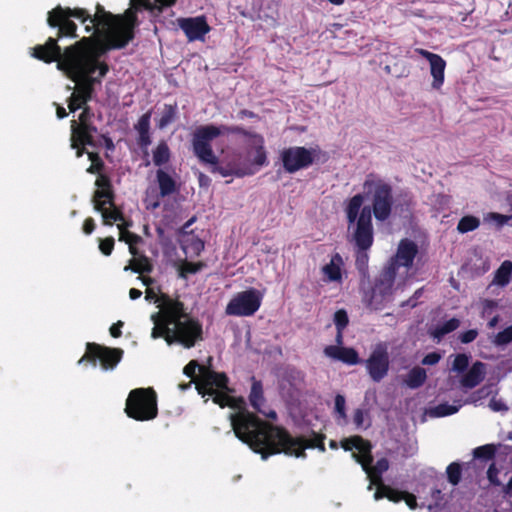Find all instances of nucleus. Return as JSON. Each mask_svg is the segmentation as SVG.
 <instances>
[{
    "instance_id": "1",
    "label": "nucleus",
    "mask_w": 512,
    "mask_h": 512,
    "mask_svg": "<svg viewBox=\"0 0 512 512\" xmlns=\"http://www.w3.org/2000/svg\"><path fill=\"white\" fill-rule=\"evenodd\" d=\"M196 370H198L196 381L198 393L203 397L206 395L213 397L214 403L221 407L229 406L238 409V412L229 416L234 434L254 452L261 454L262 459L278 453L303 457L306 448L325 450L321 436H315L310 440L292 437L285 430L266 424L244 410V400L236 399L227 393V377L224 374L199 366L194 360L185 366L184 373L195 380Z\"/></svg>"
},
{
    "instance_id": "2",
    "label": "nucleus",
    "mask_w": 512,
    "mask_h": 512,
    "mask_svg": "<svg viewBox=\"0 0 512 512\" xmlns=\"http://www.w3.org/2000/svg\"><path fill=\"white\" fill-rule=\"evenodd\" d=\"M101 51L90 38H82L62 52L57 40L48 38L44 45L33 49L32 56L45 62H57V68L66 73L77 88L71 93L68 108L71 112L83 107L91 98L93 87L106 75L108 66L99 60Z\"/></svg>"
},
{
    "instance_id": "3",
    "label": "nucleus",
    "mask_w": 512,
    "mask_h": 512,
    "mask_svg": "<svg viewBox=\"0 0 512 512\" xmlns=\"http://www.w3.org/2000/svg\"><path fill=\"white\" fill-rule=\"evenodd\" d=\"M139 279L147 287L145 299L157 304L159 308V311L150 317L154 324L151 331L153 339L163 337L168 345L178 343L185 348H191L202 340V325L186 313L182 302L156 290L152 286L153 279L149 277H139Z\"/></svg>"
},
{
    "instance_id": "4",
    "label": "nucleus",
    "mask_w": 512,
    "mask_h": 512,
    "mask_svg": "<svg viewBox=\"0 0 512 512\" xmlns=\"http://www.w3.org/2000/svg\"><path fill=\"white\" fill-rule=\"evenodd\" d=\"M418 254L417 244L410 239H402L395 255L387 267L377 277L371 292L365 293V304L374 310L382 308L391 299L393 292L403 287L413 276V262Z\"/></svg>"
},
{
    "instance_id": "5",
    "label": "nucleus",
    "mask_w": 512,
    "mask_h": 512,
    "mask_svg": "<svg viewBox=\"0 0 512 512\" xmlns=\"http://www.w3.org/2000/svg\"><path fill=\"white\" fill-rule=\"evenodd\" d=\"M96 186L98 187L94 193L93 203L94 209L101 213L103 223L105 225H112L117 223L119 229V240L124 241L129 245V251L133 255V259L130 264L124 268L125 271L131 269L136 273L149 272L152 266L148 258L138 255L136 244L141 241V238L128 231L130 222L126 221L121 211L114 205L113 196L110 190L109 180L100 175L96 180Z\"/></svg>"
},
{
    "instance_id": "6",
    "label": "nucleus",
    "mask_w": 512,
    "mask_h": 512,
    "mask_svg": "<svg viewBox=\"0 0 512 512\" xmlns=\"http://www.w3.org/2000/svg\"><path fill=\"white\" fill-rule=\"evenodd\" d=\"M363 201L364 197L357 194L345 208L349 225L354 227L353 238L359 250H367L373 243L371 207H363Z\"/></svg>"
},
{
    "instance_id": "7",
    "label": "nucleus",
    "mask_w": 512,
    "mask_h": 512,
    "mask_svg": "<svg viewBox=\"0 0 512 512\" xmlns=\"http://www.w3.org/2000/svg\"><path fill=\"white\" fill-rule=\"evenodd\" d=\"M342 447L346 451H352V457L361 464L363 470L366 472L370 484L368 489L371 490L373 485L383 487L381 485V475L388 470L389 463L385 458L379 459L374 466H371V446L359 436L347 438L342 441Z\"/></svg>"
},
{
    "instance_id": "8",
    "label": "nucleus",
    "mask_w": 512,
    "mask_h": 512,
    "mask_svg": "<svg viewBox=\"0 0 512 512\" xmlns=\"http://www.w3.org/2000/svg\"><path fill=\"white\" fill-rule=\"evenodd\" d=\"M241 129L237 127H229L226 125H204L198 127L193 134V150L195 155L206 164H215L217 157L215 156L211 141L221 136H228L231 133H238Z\"/></svg>"
},
{
    "instance_id": "9",
    "label": "nucleus",
    "mask_w": 512,
    "mask_h": 512,
    "mask_svg": "<svg viewBox=\"0 0 512 512\" xmlns=\"http://www.w3.org/2000/svg\"><path fill=\"white\" fill-rule=\"evenodd\" d=\"M125 412L137 421L154 419L158 414L157 396L152 388H137L129 393Z\"/></svg>"
},
{
    "instance_id": "10",
    "label": "nucleus",
    "mask_w": 512,
    "mask_h": 512,
    "mask_svg": "<svg viewBox=\"0 0 512 512\" xmlns=\"http://www.w3.org/2000/svg\"><path fill=\"white\" fill-rule=\"evenodd\" d=\"M364 190L372 196V208L378 221L388 219L392 209L391 187L380 179L368 178L364 182Z\"/></svg>"
},
{
    "instance_id": "11",
    "label": "nucleus",
    "mask_w": 512,
    "mask_h": 512,
    "mask_svg": "<svg viewBox=\"0 0 512 512\" xmlns=\"http://www.w3.org/2000/svg\"><path fill=\"white\" fill-rule=\"evenodd\" d=\"M92 117L93 114L89 109L84 108L78 120L71 121V147L76 149L77 157L83 154L81 147L95 145L94 135L97 133V129L91 122Z\"/></svg>"
},
{
    "instance_id": "12",
    "label": "nucleus",
    "mask_w": 512,
    "mask_h": 512,
    "mask_svg": "<svg viewBox=\"0 0 512 512\" xmlns=\"http://www.w3.org/2000/svg\"><path fill=\"white\" fill-rule=\"evenodd\" d=\"M261 301L262 294L251 288L235 294L227 304L225 313L237 317L252 316L260 308Z\"/></svg>"
},
{
    "instance_id": "13",
    "label": "nucleus",
    "mask_w": 512,
    "mask_h": 512,
    "mask_svg": "<svg viewBox=\"0 0 512 512\" xmlns=\"http://www.w3.org/2000/svg\"><path fill=\"white\" fill-rule=\"evenodd\" d=\"M122 350L88 344L86 354L78 361L79 364L91 361L94 366L99 361L104 370L113 369L121 360Z\"/></svg>"
},
{
    "instance_id": "14",
    "label": "nucleus",
    "mask_w": 512,
    "mask_h": 512,
    "mask_svg": "<svg viewBox=\"0 0 512 512\" xmlns=\"http://www.w3.org/2000/svg\"><path fill=\"white\" fill-rule=\"evenodd\" d=\"M365 365L372 380L375 382L381 381L389 370L388 345L383 342L376 344Z\"/></svg>"
},
{
    "instance_id": "15",
    "label": "nucleus",
    "mask_w": 512,
    "mask_h": 512,
    "mask_svg": "<svg viewBox=\"0 0 512 512\" xmlns=\"http://www.w3.org/2000/svg\"><path fill=\"white\" fill-rule=\"evenodd\" d=\"M315 150L305 147H290L281 152L284 169L289 173L297 172L310 166L314 160Z\"/></svg>"
},
{
    "instance_id": "16",
    "label": "nucleus",
    "mask_w": 512,
    "mask_h": 512,
    "mask_svg": "<svg viewBox=\"0 0 512 512\" xmlns=\"http://www.w3.org/2000/svg\"><path fill=\"white\" fill-rule=\"evenodd\" d=\"M415 52L428 61L430 74L432 76L431 87L435 90H439L445 80L446 61L440 55L422 48H416Z\"/></svg>"
},
{
    "instance_id": "17",
    "label": "nucleus",
    "mask_w": 512,
    "mask_h": 512,
    "mask_svg": "<svg viewBox=\"0 0 512 512\" xmlns=\"http://www.w3.org/2000/svg\"><path fill=\"white\" fill-rule=\"evenodd\" d=\"M177 23L190 42L196 40L203 41L205 35L210 31V27L205 18L201 16L179 18L177 19Z\"/></svg>"
},
{
    "instance_id": "18",
    "label": "nucleus",
    "mask_w": 512,
    "mask_h": 512,
    "mask_svg": "<svg viewBox=\"0 0 512 512\" xmlns=\"http://www.w3.org/2000/svg\"><path fill=\"white\" fill-rule=\"evenodd\" d=\"M248 144L250 150L247 153V159L251 163L249 165H241L242 168H253L255 172L266 164V153L264 150V139L258 134H252L249 137Z\"/></svg>"
},
{
    "instance_id": "19",
    "label": "nucleus",
    "mask_w": 512,
    "mask_h": 512,
    "mask_svg": "<svg viewBox=\"0 0 512 512\" xmlns=\"http://www.w3.org/2000/svg\"><path fill=\"white\" fill-rule=\"evenodd\" d=\"M324 354L334 360H339L348 365H355L360 362L358 353L353 348L342 346H327Z\"/></svg>"
},
{
    "instance_id": "20",
    "label": "nucleus",
    "mask_w": 512,
    "mask_h": 512,
    "mask_svg": "<svg viewBox=\"0 0 512 512\" xmlns=\"http://www.w3.org/2000/svg\"><path fill=\"white\" fill-rule=\"evenodd\" d=\"M383 497H387L390 501L399 502L404 500L409 508L414 509L417 506L416 497L407 492H401L389 487L383 486L376 490L374 493V499L379 500Z\"/></svg>"
},
{
    "instance_id": "21",
    "label": "nucleus",
    "mask_w": 512,
    "mask_h": 512,
    "mask_svg": "<svg viewBox=\"0 0 512 512\" xmlns=\"http://www.w3.org/2000/svg\"><path fill=\"white\" fill-rule=\"evenodd\" d=\"M486 374V366L482 362H475L462 376L460 384L463 388L472 389L482 382Z\"/></svg>"
},
{
    "instance_id": "22",
    "label": "nucleus",
    "mask_w": 512,
    "mask_h": 512,
    "mask_svg": "<svg viewBox=\"0 0 512 512\" xmlns=\"http://www.w3.org/2000/svg\"><path fill=\"white\" fill-rule=\"evenodd\" d=\"M249 400L251 406L258 412L262 413L263 415L269 418L276 417V413L274 411L265 409V399L263 396L262 384L259 381H256L255 379H253L252 382Z\"/></svg>"
},
{
    "instance_id": "23",
    "label": "nucleus",
    "mask_w": 512,
    "mask_h": 512,
    "mask_svg": "<svg viewBox=\"0 0 512 512\" xmlns=\"http://www.w3.org/2000/svg\"><path fill=\"white\" fill-rule=\"evenodd\" d=\"M342 258L336 254L330 262L322 267L323 279L329 282L341 281Z\"/></svg>"
},
{
    "instance_id": "24",
    "label": "nucleus",
    "mask_w": 512,
    "mask_h": 512,
    "mask_svg": "<svg viewBox=\"0 0 512 512\" xmlns=\"http://www.w3.org/2000/svg\"><path fill=\"white\" fill-rule=\"evenodd\" d=\"M212 171L218 172L221 176L227 177L230 175H234L237 177H243L246 175H252L255 173V169L253 168H242L240 164L237 163H229L227 166H217V162L215 164H211Z\"/></svg>"
},
{
    "instance_id": "25",
    "label": "nucleus",
    "mask_w": 512,
    "mask_h": 512,
    "mask_svg": "<svg viewBox=\"0 0 512 512\" xmlns=\"http://www.w3.org/2000/svg\"><path fill=\"white\" fill-rule=\"evenodd\" d=\"M476 399L472 396L470 399L462 402L461 400L455 401L454 404L441 403L430 410V414L435 417H444L455 414L465 403L475 402Z\"/></svg>"
},
{
    "instance_id": "26",
    "label": "nucleus",
    "mask_w": 512,
    "mask_h": 512,
    "mask_svg": "<svg viewBox=\"0 0 512 512\" xmlns=\"http://www.w3.org/2000/svg\"><path fill=\"white\" fill-rule=\"evenodd\" d=\"M426 379V370L424 368L416 366L405 375L403 382L407 387L411 389H416L422 386Z\"/></svg>"
},
{
    "instance_id": "27",
    "label": "nucleus",
    "mask_w": 512,
    "mask_h": 512,
    "mask_svg": "<svg viewBox=\"0 0 512 512\" xmlns=\"http://www.w3.org/2000/svg\"><path fill=\"white\" fill-rule=\"evenodd\" d=\"M157 181L159 184V189L162 197L172 194L176 189L175 180L172 178L170 174H168L162 169H159L157 171Z\"/></svg>"
},
{
    "instance_id": "28",
    "label": "nucleus",
    "mask_w": 512,
    "mask_h": 512,
    "mask_svg": "<svg viewBox=\"0 0 512 512\" xmlns=\"http://www.w3.org/2000/svg\"><path fill=\"white\" fill-rule=\"evenodd\" d=\"M512 276V262L504 261L501 266L497 269L493 283L499 286H506Z\"/></svg>"
},
{
    "instance_id": "29",
    "label": "nucleus",
    "mask_w": 512,
    "mask_h": 512,
    "mask_svg": "<svg viewBox=\"0 0 512 512\" xmlns=\"http://www.w3.org/2000/svg\"><path fill=\"white\" fill-rule=\"evenodd\" d=\"M479 226V218L473 215H466L459 220L457 224V230L459 233L464 234L476 230Z\"/></svg>"
},
{
    "instance_id": "30",
    "label": "nucleus",
    "mask_w": 512,
    "mask_h": 512,
    "mask_svg": "<svg viewBox=\"0 0 512 512\" xmlns=\"http://www.w3.org/2000/svg\"><path fill=\"white\" fill-rule=\"evenodd\" d=\"M161 192L155 186L147 188L144 198L145 207L149 210H155L160 206Z\"/></svg>"
},
{
    "instance_id": "31",
    "label": "nucleus",
    "mask_w": 512,
    "mask_h": 512,
    "mask_svg": "<svg viewBox=\"0 0 512 512\" xmlns=\"http://www.w3.org/2000/svg\"><path fill=\"white\" fill-rule=\"evenodd\" d=\"M149 125H150V115L148 113L141 116L136 124V130L139 133L140 141L143 145L149 144Z\"/></svg>"
},
{
    "instance_id": "32",
    "label": "nucleus",
    "mask_w": 512,
    "mask_h": 512,
    "mask_svg": "<svg viewBox=\"0 0 512 512\" xmlns=\"http://www.w3.org/2000/svg\"><path fill=\"white\" fill-rule=\"evenodd\" d=\"M170 151L166 143H160L153 152V162L157 166H161L168 162Z\"/></svg>"
},
{
    "instance_id": "33",
    "label": "nucleus",
    "mask_w": 512,
    "mask_h": 512,
    "mask_svg": "<svg viewBox=\"0 0 512 512\" xmlns=\"http://www.w3.org/2000/svg\"><path fill=\"white\" fill-rule=\"evenodd\" d=\"M460 325V321L456 318H452L446 322H444L443 324L439 325L433 335L435 338H438L440 339L441 337H443L445 334H448L454 330H456Z\"/></svg>"
},
{
    "instance_id": "34",
    "label": "nucleus",
    "mask_w": 512,
    "mask_h": 512,
    "mask_svg": "<svg viewBox=\"0 0 512 512\" xmlns=\"http://www.w3.org/2000/svg\"><path fill=\"white\" fill-rule=\"evenodd\" d=\"M511 218H512L511 215L508 216V215H502V214L495 213V212H489L483 216V221L486 224L493 225L495 227H502Z\"/></svg>"
},
{
    "instance_id": "35",
    "label": "nucleus",
    "mask_w": 512,
    "mask_h": 512,
    "mask_svg": "<svg viewBox=\"0 0 512 512\" xmlns=\"http://www.w3.org/2000/svg\"><path fill=\"white\" fill-rule=\"evenodd\" d=\"M469 365V356L466 354H457L452 362L451 370L457 373L464 372Z\"/></svg>"
},
{
    "instance_id": "36",
    "label": "nucleus",
    "mask_w": 512,
    "mask_h": 512,
    "mask_svg": "<svg viewBox=\"0 0 512 512\" xmlns=\"http://www.w3.org/2000/svg\"><path fill=\"white\" fill-rule=\"evenodd\" d=\"M447 476L448 480L451 484L457 485L460 482L461 479V467L458 463H451L447 467Z\"/></svg>"
},
{
    "instance_id": "37",
    "label": "nucleus",
    "mask_w": 512,
    "mask_h": 512,
    "mask_svg": "<svg viewBox=\"0 0 512 512\" xmlns=\"http://www.w3.org/2000/svg\"><path fill=\"white\" fill-rule=\"evenodd\" d=\"M353 422L355 426L359 429L367 428L370 424L367 418V413L361 409L355 410L353 415Z\"/></svg>"
},
{
    "instance_id": "38",
    "label": "nucleus",
    "mask_w": 512,
    "mask_h": 512,
    "mask_svg": "<svg viewBox=\"0 0 512 512\" xmlns=\"http://www.w3.org/2000/svg\"><path fill=\"white\" fill-rule=\"evenodd\" d=\"M512 341V325L499 332L495 338L494 343L496 345H505Z\"/></svg>"
},
{
    "instance_id": "39",
    "label": "nucleus",
    "mask_w": 512,
    "mask_h": 512,
    "mask_svg": "<svg viewBox=\"0 0 512 512\" xmlns=\"http://www.w3.org/2000/svg\"><path fill=\"white\" fill-rule=\"evenodd\" d=\"M175 113L176 111L172 106H165L164 112L159 120V127L164 128L171 123L175 117Z\"/></svg>"
},
{
    "instance_id": "40",
    "label": "nucleus",
    "mask_w": 512,
    "mask_h": 512,
    "mask_svg": "<svg viewBox=\"0 0 512 512\" xmlns=\"http://www.w3.org/2000/svg\"><path fill=\"white\" fill-rule=\"evenodd\" d=\"M334 323L337 327V330H343L348 324V316L344 310H338L334 314Z\"/></svg>"
},
{
    "instance_id": "41",
    "label": "nucleus",
    "mask_w": 512,
    "mask_h": 512,
    "mask_svg": "<svg viewBox=\"0 0 512 512\" xmlns=\"http://www.w3.org/2000/svg\"><path fill=\"white\" fill-rule=\"evenodd\" d=\"M99 249L104 255H110L113 247H114V239L112 237H108L105 239L99 240Z\"/></svg>"
},
{
    "instance_id": "42",
    "label": "nucleus",
    "mask_w": 512,
    "mask_h": 512,
    "mask_svg": "<svg viewBox=\"0 0 512 512\" xmlns=\"http://www.w3.org/2000/svg\"><path fill=\"white\" fill-rule=\"evenodd\" d=\"M345 405L346 401L344 396L337 395L335 397V410L339 414V416L344 420L346 419Z\"/></svg>"
},
{
    "instance_id": "43",
    "label": "nucleus",
    "mask_w": 512,
    "mask_h": 512,
    "mask_svg": "<svg viewBox=\"0 0 512 512\" xmlns=\"http://www.w3.org/2000/svg\"><path fill=\"white\" fill-rule=\"evenodd\" d=\"M88 156H89V159L91 160L92 164L87 169V172L92 173V174L98 172L100 169V166H101V161H100L98 155L93 152H88Z\"/></svg>"
},
{
    "instance_id": "44",
    "label": "nucleus",
    "mask_w": 512,
    "mask_h": 512,
    "mask_svg": "<svg viewBox=\"0 0 512 512\" xmlns=\"http://www.w3.org/2000/svg\"><path fill=\"white\" fill-rule=\"evenodd\" d=\"M489 408L494 412H504L508 410L506 404L501 399L497 398H492L490 400Z\"/></svg>"
},
{
    "instance_id": "45",
    "label": "nucleus",
    "mask_w": 512,
    "mask_h": 512,
    "mask_svg": "<svg viewBox=\"0 0 512 512\" xmlns=\"http://www.w3.org/2000/svg\"><path fill=\"white\" fill-rule=\"evenodd\" d=\"M200 268H201L200 264L187 262L181 268V275L185 276L186 274L196 273L197 271L200 270Z\"/></svg>"
},
{
    "instance_id": "46",
    "label": "nucleus",
    "mask_w": 512,
    "mask_h": 512,
    "mask_svg": "<svg viewBox=\"0 0 512 512\" xmlns=\"http://www.w3.org/2000/svg\"><path fill=\"white\" fill-rule=\"evenodd\" d=\"M441 357L442 356L437 352L429 353L422 359V364L423 365H435L440 361Z\"/></svg>"
},
{
    "instance_id": "47",
    "label": "nucleus",
    "mask_w": 512,
    "mask_h": 512,
    "mask_svg": "<svg viewBox=\"0 0 512 512\" xmlns=\"http://www.w3.org/2000/svg\"><path fill=\"white\" fill-rule=\"evenodd\" d=\"M478 335V331L476 329L468 330L460 335V340L462 343H470L476 339Z\"/></svg>"
},
{
    "instance_id": "48",
    "label": "nucleus",
    "mask_w": 512,
    "mask_h": 512,
    "mask_svg": "<svg viewBox=\"0 0 512 512\" xmlns=\"http://www.w3.org/2000/svg\"><path fill=\"white\" fill-rule=\"evenodd\" d=\"M493 453L492 447L489 445L478 447L474 450L475 457H490Z\"/></svg>"
},
{
    "instance_id": "49",
    "label": "nucleus",
    "mask_w": 512,
    "mask_h": 512,
    "mask_svg": "<svg viewBox=\"0 0 512 512\" xmlns=\"http://www.w3.org/2000/svg\"><path fill=\"white\" fill-rule=\"evenodd\" d=\"M482 314L483 316H485L486 314H489L491 313L497 306V303L495 301H492V300H484L482 302Z\"/></svg>"
},
{
    "instance_id": "50",
    "label": "nucleus",
    "mask_w": 512,
    "mask_h": 512,
    "mask_svg": "<svg viewBox=\"0 0 512 512\" xmlns=\"http://www.w3.org/2000/svg\"><path fill=\"white\" fill-rule=\"evenodd\" d=\"M365 251L366 250H360L358 252L357 264L360 268H364L368 260V255Z\"/></svg>"
},
{
    "instance_id": "51",
    "label": "nucleus",
    "mask_w": 512,
    "mask_h": 512,
    "mask_svg": "<svg viewBox=\"0 0 512 512\" xmlns=\"http://www.w3.org/2000/svg\"><path fill=\"white\" fill-rule=\"evenodd\" d=\"M95 228L94 220L92 218H87L83 225V231L86 234H91Z\"/></svg>"
},
{
    "instance_id": "52",
    "label": "nucleus",
    "mask_w": 512,
    "mask_h": 512,
    "mask_svg": "<svg viewBox=\"0 0 512 512\" xmlns=\"http://www.w3.org/2000/svg\"><path fill=\"white\" fill-rule=\"evenodd\" d=\"M191 245H192L193 252L196 254H198L204 248V243L200 239H197V238H192Z\"/></svg>"
},
{
    "instance_id": "53",
    "label": "nucleus",
    "mask_w": 512,
    "mask_h": 512,
    "mask_svg": "<svg viewBox=\"0 0 512 512\" xmlns=\"http://www.w3.org/2000/svg\"><path fill=\"white\" fill-rule=\"evenodd\" d=\"M487 475L491 483L499 484V482L496 480L497 470L495 469L494 465L489 467Z\"/></svg>"
},
{
    "instance_id": "54",
    "label": "nucleus",
    "mask_w": 512,
    "mask_h": 512,
    "mask_svg": "<svg viewBox=\"0 0 512 512\" xmlns=\"http://www.w3.org/2000/svg\"><path fill=\"white\" fill-rule=\"evenodd\" d=\"M123 323L122 322H118L117 324H114L111 328H110V333L113 337H119L121 335V327H122Z\"/></svg>"
},
{
    "instance_id": "55",
    "label": "nucleus",
    "mask_w": 512,
    "mask_h": 512,
    "mask_svg": "<svg viewBox=\"0 0 512 512\" xmlns=\"http://www.w3.org/2000/svg\"><path fill=\"white\" fill-rule=\"evenodd\" d=\"M142 295V292L136 288H131L129 291V297L131 300H136L140 298Z\"/></svg>"
},
{
    "instance_id": "56",
    "label": "nucleus",
    "mask_w": 512,
    "mask_h": 512,
    "mask_svg": "<svg viewBox=\"0 0 512 512\" xmlns=\"http://www.w3.org/2000/svg\"><path fill=\"white\" fill-rule=\"evenodd\" d=\"M67 116L66 110L62 106H57V117L62 119Z\"/></svg>"
},
{
    "instance_id": "57",
    "label": "nucleus",
    "mask_w": 512,
    "mask_h": 512,
    "mask_svg": "<svg viewBox=\"0 0 512 512\" xmlns=\"http://www.w3.org/2000/svg\"><path fill=\"white\" fill-rule=\"evenodd\" d=\"M440 205L446 206L450 203V198L446 195H439Z\"/></svg>"
},
{
    "instance_id": "58",
    "label": "nucleus",
    "mask_w": 512,
    "mask_h": 512,
    "mask_svg": "<svg viewBox=\"0 0 512 512\" xmlns=\"http://www.w3.org/2000/svg\"><path fill=\"white\" fill-rule=\"evenodd\" d=\"M342 331L343 330H337V335H336V343H337V345L336 346H341L342 345V342H343Z\"/></svg>"
},
{
    "instance_id": "59",
    "label": "nucleus",
    "mask_w": 512,
    "mask_h": 512,
    "mask_svg": "<svg viewBox=\"0 0 512 512\" xmlns=\"http://www.w3.org/2000/svg\"><path fill=\"white\" fill-rule=\"evenodd\" d=\"M498 321H499L498 316L493 317L488 323L489 328H494L497 325Z\"/></svg>"
},
{
    "instance_id": "60",
    "label": "nucleus",
    "mask_w": 512,
    "mask_h": 512,
    "mask_svg": "<svg viewBox=\"0 0 512 512\" xmlns=\"http://www.w3.org/2000/svg\"><path fill=\"white\" fill-rule=\"evenodd\" d=\"M196 381L197 380H191L188 384H179V388L181 390H186V389H188L191 386L192 383L196 384Z\"/></svg>"
},
{
    "instance_id": "61",
    "label": "nucleus",
    "mask_w": 512,
    "mask_h": 512,
    "mask_svg": "<svg viewBox=\"0 0 512 512\" xmlns=\"http://www.w3.org/2000/svg\"><path fill=\"white\" fill-rule=\"evenodd\" d=\"M199 181H200L201 185L206 184L208 181V178L205 175H203L202 173H199Z\"/></svg>"
},
{
    "instance_id": "62",
    "label": "nucleus",
    "mask_w": 512,
    "mask_h": 512,
    "mask_svg": "<svg viewBox=\"0 0 512 512\" xmlns=\"http://www.w3.org/2000/svg\"><path fill=\"white\" fill-rule=\"evenodd\" d=\"M328 1L335 5H341L344 2V0H328Z\"/></svg>"
},
{
    "instance_id": "63",
    "label": "nucleus",
    "mask_w": 512,
    "mask_h": 512,
    "mask_svg": "<svg viewBox=\"0 0 512 512\" xmlns=\"http://www.w3.org/2000/svg\"><path fill=\"white\" fill-rule=\"evenodd\" d=\"M507 492L512 493V478L510 479L508 485H507Z\"/></svg>"
},
{
    "instance_id": "64",
    "label": "nucleus",
    "mask_w": 512,
    "mask_h": 512,
    "mask_svg": "<svg viewBox=\"0 0 512 512\" xmlns=\"http://www.w3.org/2000/svg\"><path fill=\"white\" fill-rule=\"evenodd\" d=\"M330 445H331L332 448H336L337 447V445H336V443L334 441H332Z\"/></svg>"
}]
</instances>
